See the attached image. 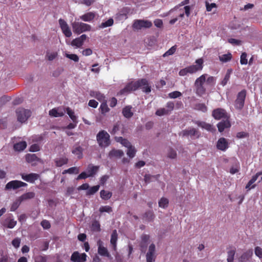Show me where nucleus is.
<instances>
[{
	"instance_id": "f257e3e1",
	"label": "nucleus",
	"mask_w": 262,
	"mask_h": 262,
	"mask_svg": "<svg viewBox=\"0 0 262 262\" xmlns=\"http://www.w3.org/2000/svg\"><path fill=\"white\" fill-rule=\"evenodd\" d=\"M138 88H140L146 93L151 92V87L149 85L147 81L145 79H142L128 83L124 89L120 90L118 95H126Z\"/></svg>"
},
{
	"instance_id": "f03ea898",
	"label": "nucleus",
	"mask_w": 262,
	"mask_h": 262,
	"mask_svg": "<svg viewBox=\"0 0 262 262\" xmlns=\"http://www.w3.org/2000/svg\"><path fill=\"white\" fill-rule=\"evenodd\" d=\"M204 60L202 58H199L195 61V64L188 66L181 70L179 74L181 76H184L188 74H193L199 71H201L203 68Z\"/></svg>"
},
{
	"instance_id": "7ed1b4c3",
	"label": "nucleus",
	"mask_w": 262,
	"mask_h": 262,
	"mask_svg": "<svg viewBox=\"0 0 262 262\" xmlns=\"http://www.w3.org/2000/svg\"><path fill=\"white\" fill-rule=\"evenodd\" d=\"M207 74H204L197 78L194 82V87L195 89V93L198 96H202L205 94L206 89L205 86L206 83Z\"/></svg>"
},
{
	"instance_id": "20e7f679",
	"label": "nucleus",
	"mask_w": 262,
	"mask_h": 262,
	"mask_svg": "<svg viewBox=\"0 0 262 262\" xmlns=\"http://www.w3.org/2000/svg\"><path fill=\"white\" fill-rule=\"evenodd\" d=\"M110 135L105 130L100 131L96 136V139L99 145L105 147L110 144Z\"/></svg>"
},
{
	"instance_id": "39448f33",
	"label": "nucleus",
	"mask_w": 262,
	"mask_h": 262,
	"mask_svg": "<svg viewBox=\"0 0 262 262\" xmlns=\"http://www.w3.org/2000/svg\"><path fill=\"white\" fill-rule=\"evenodd\" d=\"M72 27L73 32L78 34L91 30V26L90 25L81 22L74 21L72 23Z\"/></svg>"
},
{
	"instance_id": "423d86ee",
	"label": "nucleus",
	"mask_w": 262,
	"mask_h": 262,
	"mask_svg": "<svg viewBox=\"0 0 262 262\" xmlns=\"http://www.w3.org/2000/svg\"><path fill=\"white\" fill-rule=\"evenodd\" d=\"M18 121L21 123L25 122L31 115V112L28 109L18 108L16 111Z\"/></svg>"
},
{
	"instance_id": "0eeeda50",
	"label": "nucleus",
	"mask_w": 262,
	"mask_h": 262,
	"mask_svg": "<svg viewBox=\"0 0 262 262\" xmlns=\"http://www.w3.org/2000/svg\"><path fill=\"white\" fill-rule=\"evenodd\" d=\"M151 26L152 23L149 20L137 19L134 21L133 27L136 29H141L142 28H148Z\"/></svg>"
},
{
	"instance_id": "6e6552de",
	"label": "nucleus",
	"mask_w": 262,
	"mask_h": 262,
	"mask_svg": "<svg viewBox=\"0 0 262 262\" xmlns=\"http://www.w3.org/2000/svg\"><path fill=\"white\" fill-rule=\"evenodd\" d=\"M246 95V91L245 90H243L238 93L235 103V106L237 109L241 110L243 107Z\"/></svg>"
},
{
	"instance_id": "1a4fd4ad",
	"label": "nucleus",
	"mask_w": 262,
	"mask_h": 262,
	"mask_svg": "<svg viewBox=\"0 0 262 262\" xmlns=\"http://www.w3.org/2000/svg\"><path fill=\"white\" fill-rule=\"evenodd\" d=\"M59 24L63 34L67 37H71L72 33L67 23L64 20L60 18Z\"/></svg>"
},
{
	"instance_id": "9d476101",
	"label": "nucleus",
	"mask_w": 262,
	"mask_h": 262,
	"mask_svg": "<svg viewBox=\"0 0 262 262\" xmlns=\"http://www.w3.org/2000/svg\"><path fill=\"white\" fill-rule=\"evenodd\" d=\"M27 184L20 181L13 180L8 182L5 187L6 189H16L21 187H26Z\"/></svg>"
},
{
	"instance_id": "9b49d317",
	"label": "nucleus",
	"mask_w": 262,
	"mask_h": 262,
	"mask_svg": "<svg viewBox=\"0 0 262 262\" xmlns=\"http://www.w3.org/2000/svg\"><path fill=\"white\" fill-rule=\"evenodd\" d=\"M156 257V247L154 244H151L148 248L146 255V262H154Z\"/></svg>"
},
{
	"instance_id": "f8f14e48",
	"label": "nucleus",
	"mask_w": 262,
	"mask_h": 262,
	"mask_svg": "<svg viewBox=\"0 0 262 262\" xmlns=\"http://www.w3.org/2000/svg\"><path fill=\"white\" fill-rule=\"evenodd\" d=\"M97 246H98V253L99 254L108 258L111 257L107 249L104 247V244L101 239L97 241Z\"/></svg>"
},
{
	"instance_id": "ddd939ff",
	"label": "nucleus",
	"mask_w": 262,
	"mask_h": 262,
	"mask_svg": "<svg viewBox=\"0 0 262 262\" xmlns=\"http://www.w3.org/2000/svg\"><path fill=\"white\" fill-rule=\"evenodd\" d=\"M180 7H179L178 6L174 8L176 10H178V15L179 19L182 20L185 14L187 17H188L190 13V7L189 6H186L182 8L179 9Z\"/></svg>"
},
{
	"instance_id": "4468645a",
	"label": "nucleus",
	"mask_w": 262,
	"mask_h": 262,
	"mask_svg": "<svg viewBox=\"0 0 262 262\" xmlns=\"http://www.w3.org/2000/svg\"><path fill=\"white\" fill-rule=\"evenodd\" d=\"M182 134L184 136H190L192 138H198L200 136L199 132L192 127L183 130Z\"/></svg>"
},
{
	"instance_id": "2eb2a0df",
	"label": "nucleus",
	"mask_w": 262,
	"mask_h": 262,
	"mask_svg": "<svg viewBox=\"0 0 262 262\" xmlns=\"http://www.w3.org/2000/svg\"><path fill=\"white\" fill-rule=\"evenodd\" d=\"M21 178L25 181L30 183H33L39 178V175L35 173H31L29 174H21Z\"/></svg>"
},
{
	"instance_id": "dca6fc26",
	"label": "nucleus",
	"mask_w": 262,
	"mask_h": 262,
	"mask_svg": "<svg viewBox=\"0 0 262 262\" xmlns=\"http://www.w3.org/2000/svg\"><path fill=\"white\" fill-rule=\"evenodd\" d=\"M86 255L85 253L80 254L75 252L71 256V259L74 262H84L86 260Z\"/></svg>"
},
{
	"instance_id": "f3484780",
	"label": "nucleus",
	"mask_w": 262,
	"mask_h": 262,
	"mask_svg": "<svg viewBox=\"0 0 262 262\" xmlns=\"http://www.w3.org/2000/svg\"><path fill=\"white\" fill-rule=\"evenodd\" d=\"M66 110L62 107L54 108L49 111L50 116L54 117H62L64 115Z\"/></svg>"
},
{
	"instance_id": "a211bd4d",
	"label": "nucleus",
	"mask_w": 262,
	"mask_h": 262,
	"mask_svg": "<svg viewBox=\"0 0 262 262\" xmlns=\"http://www.w3.org/2000/svg\"><path fill=\"white\" fill-rule=\"evenodd\" d=\"M212 116L217 120L226 118L227 117L225 111L222 108H217L214 110L212 113Z\"/></svg>"
},
{
	"instance_id": "6ab92c4d",
	"label": "nucleus",
	"mask_w": 262,
	"mask_h": 262,
	"mask_svg": "<svg viewBox=\"0 0 262 262\" xmlns=\"http://www.w3.org/2000/svg\"><path fill=\"white\" fill-rule=\"evenodd\" d=\"M217 149L225 151L228 148V143L227 140L224 138H221L219 139L216 144Z\"/></svg>"
},
{
	"instance_id": "aec40b11",
	"label": "nucleus",
	"mask_w": 262,
	"mask_h": 262,
	"mask_svg": "<svg viewBox=\"0 0 262 262\" xmlns=\"http://www.w3.org/2000/svg\"><path fill=\"white\" fill-rule=\"evenodd\" d=\"M253 255V250L249 249L246 252H244L239 257V260L241 262H245L248 260Z\"/></svg>"
},
{
	"instance_id": "412c9836",
	"label": "nucleus",
	"mask_w": 262,
	"mask_h": 262,
	"mask_svg": "<svg viewBox=\"0 0 262 262\" xmlns=\"http://www.w3.org/2000/svg\"><path fill=\"white\" fill-rule=\"evenodd\" d=\"M218 130L222 132L225 128H229L231 126L230 123L227 119L219 122L217 125Z\"/></svg>"
},
{
	"instance_id": "4be33fe9",
	"label": "nucleus",
	"mask_w": 262,
	"mask_h": 262,
	"mask_svg": "<svg viewBox=\"0 0 262 262\" xmlns=\"http://www.w3.org/2000/svg\"><path fill=\"white\" fill-rule=\"evenodd\" d=\"M99 166H93L92 165H89L86 169V172L88 174V176L90 177H93L97 172L99 169Z\"/></svg>"
},
{
	"instance_id": "5701e85b",
	"label": "nucleus",
	"mask_w": 262,
	"mask_h": 262,
	"mask_svg": "<svg viewBox=\"0 0 262 262\" xmlns=\"http://www.w3.org/2000/svg\"><path fill=\"white\" fill-rule=\"evenodd\" d=\"M196 123L199 126L202 128H204L208 131L213 132L215 130L212 125L205 122L198 121Z\"/></svg>"
},
{
	"instance_id": "b1692460",
	"label": "nucleus",
	"mask_w": 262,
	"mask_h": 262,
	"mask_svg": "<svg viewBox=\"0 0 262 262\" xmlns=\"http://www.w3.org/2000/svg\"><path fill=\"white\" fill-rule=\"evenodd\" d=\"M118 239V234L116 230H114L111 235V244L112 245L113 249L116 251L117 248V241Z\"/></svg>"
},
{
	"instance_id": "393cba45",
	"label": "nucleus",
	"mask_w": 262,
	"mask_h": 262,
	"mask_svg": "<svg viewBox=\"0 0 262 262\" xmlns=\"http://www.w3.org/2000/svg\"><path fill=\"white\" fill-rule=\"evenodd\" d=\"M16 224V221L11 217L7 218L4 223V225L9 228H13Z\"/></svg>"
},
{
	"instance_id": "a878e982",
	"label": "nucleus",
	"mask_w": 262,
	"mask_h": 262,
	"mask_svg": "<svg viewBox=\"0 0 262 262\" xmlns=\"http://www.w3.org/2000/svg\"><path fill=\"white\" fill-rule=\"evenodd\" d=\"M95 16V13L90 12L80 16V18L84 21H91L94 18Z\"/></svg>"
},
{
	"instance_id": "bb28decb",
	"label": "nucleus",
	"mask_w": 262,
	"mask_h": 262,
	"mask_svg": "<svg viewBox=\"0 0 262 262\" xmlns=\"http://www.w3.org/2000/svg\"><path fill=\"white\" fill-rule=\"evenodd\" d=\"M68 162V159L66 157H61L55 159V162L57 167H61L62 165L66 164Z\"/></svg>"
},
{
	"instance_id": "cd10ccee",
	"label": "nucleus",
	"mask_w": 262,
	"mask_h": 262,
	"mask_svg": "<svg viewBox=\"0 0 262 262\" xmlns=\"http://www.w3.org/2000/svg\"><path fill=\"white\" fill-rule=\"evenodd\" d=\"M65 110L73 122L78 123L77 116L75 115L74 112L70 107H67Z\"/></svg>"
},
{
	"instance_id": "c85d7f7f",
	"label": "nucleus",
	"mask_w": 262,
	"mask_h": 262,
	"mask_svg": "<svg viewBox=\"0 0 262 262\" xmlns=\"http://www.w3.org/2000/svg\"><path fill=\"white\" fill-rule=\"evenodd\" d=\"M132 107L130 106L125 107L122 110L123 116L127 118L132 117L133 115V112L132 111Z\"/></svg>"
},
{
	"instance_id": "c756f323",
	"label": "nucleus",
	"mask_w": 262,
	"mask_h": 262,
	"mask_svg": "<svg viewBox=\"0 0 262 262\" xmlns=\"http://www.w3.org/2000/svg\"><path fill=\"white\" fill-rule=\"evenodd\" d=\"M27 143L25 141H21L14 145V149L16 151H22L26 148Z\"/></svg>"
},
{
	"instance_id": "7c9ffc66",
	"label": "nucleus",
	"mask_w": 262,
	"mask_h": 262,
	"mask_svg": "<svg viewBox=\"0 0 262 262\" xmlns=\"http://www.w3.org/2000/svg\"><path fill=\"white\" fill-rule=\"evenodd\" d=\"M90 95L92 97L96 98L100 102L105 100L104 96L100 92L97 91H91L90 92Z\"/></svg>"
},
{
	"instance_id": "2f4dec72",
	"label": "nucleus",
	"mask_w": 262,
	"mask_h": 262,
	"mask_svg": "<svg viewBox=\"0 0 262 262\" xmlns=\"http://www.w3.org/2000/svg\"><path fill=\"white\" fill-rule=\"evenodd\" d=\"M124 155L123 152L121 150L113 149L109 152V157L110 158L118 157L120 158Z\"/></svg>"
},
{
	"instance_id": "473e14b6",
	"label": "nucleus",
	"mask_w": 262,
	"mask_h": 262,
	"mask_svg": "<svg viewBox=\"0 0 262 262\" xmlns=\"http://www.w3.org/2000/svg\"><path fill=\"white\" fill-rule=\"evenodd\" d=\"M100 197L104 200H109L112 196V193L109 191L102 190L100 192Z\"/></svg>"
},
{
	"instance_id": "72a5a7b5",
	"label": "nucleus",
	"mask_w": 262,
	"mask_h": 262,
	"mask_svg": "<svg viewBox=\"0 0 262 262\" xmlns=\"http://www.w3.org/2000/svg\"><path fill=\"white\" fill-rule=\"evenodd\" d=\"M82 148L80 146H76L75 147L73 150L72 153L75 155H76L78 158L80 159L82 157Z\"/></svg>"
},
{
	"instance_id": "f704fd0d",
	"label": "nucleus",
	"mask_w": 262,
	"mask_h": 262,
	"mask_svg": "<svg viewBox=\"0 0 262 262\" xmlns=\"http://www.w3.org/2000/svg\"><path fill=\"white\" fill-rule=\"evenodd\" d=\"M26 160L27 162L33 164L34 162L38 160V158L35 154H28L26 155Z\"/></svg>"
},
{
	"instance_id": "c9c22d12",
	"label": "nucleus",
	"mask_w": 262,
	"mask_h": 262,
	"mask_svg": "<svg viewBox=\"0 0 262 262\" xmlns=\"http://www.w3.org/2000/svg\"><path fill=\"white\" fill-rule=\"evenodd\" d=\"M232 58V55L231 53L223 54L219 56V59L222 62H227L230 61Z\"/></svg>"
},
{
	"instance_id": "e433bc0d",
	"label": "nucleus",
	"mask_w": 262,
	"mask_h": 262,
	"mask_svg": "<svg viewBox=\"0 0 262 262\" xmlns=\"http://www.w3.org/2000/svg\"><path fill=\"white\" fill-rule=\"evenodd\" d=\"M35 196V193L33 192H29L23 194L20 198V200L21 201L26 200L28 199H31Z\"/></svg>"
},
{
	"instance_id": "4c0bfd02",
	"label": "nucleus",
	"mask_w": 262,
	"mask_h": 262,
	"mask_svg": "<svg viewBox=\"0 0 262 262\" xmlns=\"http://www.w3.org/2000/svg\"><path fill=\"white\" fill-rule=\"evenodd\" d=\"M127 150L126 151L127 155L130 158H133L135 156L136 153V150L135 148L131 145L130 147L127 148Z\"/></svg>"
},
{
	"instance_id": "58836bf2",
	"label": "nucleus",
	"mask_w": 262,
	"mask_h": 262,
	"mask_svg": "<svg viewBox=\"0 0 262 262\" xmlns=\"http://www.w3.org/2000/svg\"><path fill=\"white\" fill-rule=\"evenodd\" d=\"M114 24V20L113 18H109L105 22L102 23L99 26V28H104L112 26Z\"/></svg>"
},
{
	"instance_id": "ea45409f",
	"label": "nucleus",
	"mask_w": 262,
	"mask_h": 262,
	"mask_svg": "<svg viewBox=\"0 0 262 262\" xmlns=\"http://www.w3.org/2000/svg\"><path fill=\"white\" fill-rule=\"evenodd\" d=\"M215 77L210 76L207 74V77L206 80V84L208 86H213L215 83Z\"/></svg>"
},
{
	"instance_id": "a19ab883",
	"label": "nucleus",
	"mask_w": 262,
	"mask_h": 262,
	"mask_svg": "<svg viewBox=\"0 0 262 262\" xmlns=\"http://www.w3.org/2000/svg\"><path fill=\"white\" fill-rule=\"evenodd\" d=\"M79 168L78 167H71L68 169H66V170H64L62 172V174H66V173H70V174H72V173H78L79 172Z\"/></svg>"
},
{
	"instance_id": "79ce46f5",
	"label": "nucleus",
	"mask_w": 262,
	"mask_h": 262,
	"mask_svg": "<svg viewBox=\"0 0 262 262\" xmlns=\"http://www.w3.org/2000/svg\"><path fill=\"white\" fill-rule=\"evenodd\" d=\"M117 141L119 142H120L122 145L126 147V148H128L132 145L130 143L128 140L123 139L122 137L118 138L117 139Z\"/></svg>"
},
{
	"instance_id": "37998d69",
	"label": "nucleus",
	"mask_w": 262,
	"mask_h": 262,
	"mask_svg": "<svg viewBox=\"0 0 262 262\" xmlns=\"http://www.w3.org/2000/svg\"><path fill=\"white\" fill-rule=\"evenodd\" d=\"M100 186L99 185L94 186L90 188L86 192L87 195H92L95 193L99 189Z\"/></svg>"
},
{
	"instance_id": "c03bdc74",
	"label": "nucleus",
	"mask_w": 262,
	"mask_h": 262,
	"mask_svg": "<svg viewBox=\"0 0 262 262\" xmlns=\"http://www.w3.org/2000/svg\"><path fill=\"white\" fill-rule=\"evenodd\" d=\"M91 229L93 231L98 232L100 230V225L98 221H94L92 222Z\"/></svg>"
},
{
	"instance_id": "a18cd8bd",
	"label": "nucleus",
	"mask_w": 262,
	"mask_h": 262,
	"mask_svg": "<svg viewBox=\"0 0 262 262\" xmlns=\"http://www.w3.org/2000/svg\"><path fill=\"white\" fill-rule=\"evenodd\" d=\"M83 44V42L80 40L79 37H77L72 40L71 42V45L72 46H75L77 48L81 47Z\"/></svg>"
},
{
	"instance_id": "49530a36",
	"label": "nucleus",
	"mask_w": 262,
	"mask_h": 262,
	"mask_svg": "<svg viewBox=\"0 0 262 262\" xmlns=\"http://www.w3.org/2000/svg\"><path fill=\"white\" fill-rule=\"evenodd\" d=\"M258 175H255L253 176L252 179L249 181L248 183L247 184L246 186V189H250L251 188H254V185H252L251 187V185H252L257 179Z\"/></svg>"
},
{
	"instance_id": "de8ad7c7",
	"label": "nucleus",
	"mask_w": 262,
	"mask_h": 262,
	"mask_svg": "<svg viewBox=\"0 0 262 262\" xmlns=\"http://www.w3.org/2000/svg\"><path fill=\"white\" fill-rule=\"evenodd\" d=\"M231 72H232V71L231 70H228L227 72L226 73L224 78L223 79V80L222 81V82H221V84L223 86H224L227 84V82L228 81V80L230 79Z\"/></svg>"
},
{
	"instance_id": "09e8293b",
	"label": "nucleus",
	"mask_w": 262,
	"mask_h": 262,
	"mask_svg": "<svg viewBox=\"0 0 262 262\" xmlns=\"http://www.w3.org/2000/svg\"><path fill=\"white\" fill-rule=\"evenodd\" d=\"M194 108L196 110L206 112L207 110L206 106L203 103H197L195 105Z\"/></svg>"
},
{
	"instance_id": "8fccbe9b",
	"label": "nucleus",
	"mask_w": 262,
	"mask_h": 262,
	"mask_svg": "<svg viewBox=\"0 0 262 262\" xmlns=\"http://www.w3.org/2000/svg\"><path fill=\"white\" fill-rule=\"evenodd\" d=\"M168 204V199L162 198L160 199L159 202V206L161 208H165L167 207Z\"/></svg>"
},
{
	"instance_id": "3c124183",
	"label": "nucleus",
	"mask_w": 262,
	"mask_h": 262,
	"mask_svg": "<svg viewBox=\"0 0 262 262\" xmlns=\"http://www.w3.org/2000/svg\"><path fill=\"white\" fill-rule=\"evenodd\" d=\"M101 102H102V103L100 105V108L101 110L102 113H105L109 111V108L107 105L106 100H105Z\"/></svg>"
},
{
	"instance_id": "603ef678",
	"label": "nucleus",
	"mask_w": 262,
	"mask_h": 262,
	"mask_svg": "<svg viewBox=\"0 0 262 262\" xmlns=\"http://www.w3.org/2000/svg\"><path fill=\"white\" fill-rule=\"evenodd\" d=\"M57 53L56 52H48L47 53V54H46L47 58L48 59V60H49L50 61L53 60L54 59H55V58L57 57Z\"/></svg>"
},
{
	"instance_id": "864d4df0",
	"label": "nucleus",
	"mask_w": 262,
	"mask_h": 262,
	"mask_svg": "<svg viewBox=\"0 0 262 262\" xmlns=\"http://www.w3.org/2000/svg\"><path fill=\"white\" fill-rule=\"evenodd\" d=\"M168 114H169L168 111H166V109L165 108H160L157 110L156 112V115L159 116H162Z\"/></svg>"
},
{
	"instance_id": "5fc2aeb1",
	"label": "nucleus",
	"mask_w": 262,
	"mask_h": 262,
	"mask_svg": "<svg viewBox=\"0 0 262 262\" xmlns=\"http://www.w3.org/2000/svg\"><path fill=\"white\" fill-rule=\"evenodd\" d=\"M235 253V252L234 250H231L228 252L227 262H233Z\"/></svg>"
},
{
	"instance_id": "6e6d98bb",
	"label": "nucleus",
	"mask_w": 262,
	"mask_h": 262,
	"mask_svg": "<svg viewBox=\"0 0 262 262\" xmlns=\"http://www.w3.org/2000/svg\"><path fill=\"white\" fill-rule=\"evenodd\" d=\"M254 253L259 258L262 259V248L259 246H256L254 248Z\"/></svg>"
},
{
	"instance_id": "4d7b16f0",
	"label": "nucleus",
	"mask_w": 262,
	"mask_h": 262,
	"mask_svg": "<svg viewBox=\"0 0 262 262\" xmlns=\"http://www.w3.org/2000/svg\"><path fill=\"white\" fill-rule=\"evenodd\" d=\"M182 96V93L179 91H174L168 94V97L171 99H175Z\"/></svg>"
},
{
	"instance_id": "13d9d810",
	"label": "nucleus",
	"mask_w": 262,
	"mask_h": 262,
	"mask_svg": "<svg viewBox=\"0 0 262 262\" xmlns=\"http://www.w3.org/2000/svg\"><path fill=\"white\" fill-rule=\"evenodd\" d=\"M176 49L177 48L176 46H172L163 54V57H166L172 55L176 52Z\"/></svg>"
},
{
	"instance_id": "bf43d9fd",
	"label": "nucleus",
	"mask_w": 262,
	"mask_h": 262,
	"mask_svg": "<svg viewBox=\"0 0 262 262\" xmlns=\"http://www.w3.org/2000/svg\"><path fill=\"white\" fill-rule=\"evenodd\" d=\"M99 211L101 213L103 212H107L110 213L112 211V207L109 206H101L99 208Z\"/></svg>"
},
{
	"instance_id": "052dcab7",
	"label": "nucleus",
	"mask_w": 262,
	"mask_h": 262,
	"mask_svg": "<svg viewBox=\"0 0 262 262\" xmlns=\"http://www.w3.org/2000/svg\"><path fill=\"white\" fill-rule=\"evenodd\" d=\"M167 157L171 159H174L177 157L176 151L173 149L169 148L167 151Z\"/></svg>"
},
{
	"instance_id": "680f3d73",
	"label": "nucleus",
	"mask_w": 262,
	"mask_h": 262,
	"mask_svg": "<svg viewBox=\"0 0 262 262\" xmlns=\"http://www.w3.org/2000/svg\"><path fill=\"white\" fill-rule=\"evenodd\" d=\"M21 202V201H20L19 198L18 200L14 202L11 207L10 211H14L19 207Z\"/></svg>"
},
{
	"instance_id": "e2e57ef3",
	"label": "nucleus",
	"mask_w": 262,
	"mask_h": 262,
	"mask_svg": "<svg viewBox=\"0 0 262 262\" xmlns=\"http://www.w3.org/2000/svg\"><path fill=\"white\" fill-rule=\"evenodd\" d=\"M66 56L70 59L71 60H72L74 61L75 62H78L79 61V57L78 56L74 54H66Z\"/></svg>"
},
{
	"instance_id": "0e129e2a",
	"label": "nucleus",
	"mask_w": 262,
	"mask_h": 262,
	"mask_svg": "<svg viewBox=\"0 0 262 262\" xmlns=\"http://www.w3.org/2000/svg\"><path fill=\"white\" fill-rule=\"evenodd\" d=\"M205 5L206 10L208 12H210L212 11L213 8H216L217 7V6L215 3L209 4L208 2H206Z\"/></svg>"
},
{
	"instance_id": "69168bd1",
	"label": "nucleus",
	"mask_w": 262,
	"mask_h": 262,
	"mask_svg": "<svg viewBox=\"0 0 262 262\" xmlns=\"http://www.w3.org/2000/svg\"><path fill=\"white\" fill-rule=\"evenodd\" d=\"M174 103L172 101H169L166 103V111H168V114H169L174 108Z\"/></svg>"
},
{
	"instance_id": "338daca9",
	"label": "nucleus",
	"mask_w": 262,
	"mask_h": 262,
	"mask_svg": "<svg viewBox=\"0 0 262 262\" xmlns=\"http://www.w3.org/2000/svg\"><path fill=\"white\" fill-rule=\"evenodd\" d=\"M239 163H236L234 166H233L230 170V172L231 174H234L236 172H237L239 171Z\"/></svg>"
},
{
	"instance_id": "774afa93",
	"label": "nucleus",
	"mask_w": 262,
	"mask_h": 262,
	"mask_svg": "<svg viewBox=\"0 0 262 262\" xmlns=\"http://www.w3.org/2000/svg\"><path fill=\"white\" fill-rule=\"evenodd\" d=\"M240 62L242 64H247L248 63L247 59V54L246 53H243L241 56Z\"/></svg>"
}]
</instances>
